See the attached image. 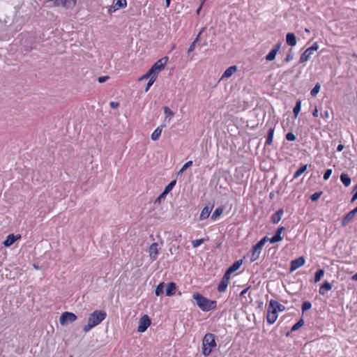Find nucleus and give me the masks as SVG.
Instances as JSON below:
<instances>
[{"instance_id": "obj_37", "label": "nucleus", "mask_w": 357, "mask_h": 357, "mask_svg": "<svg viewBox=\"0 0 357 357\" xmlns=\"http://www.w3.org/2000/svg\"><path fill=\"white\" fill-rule=\"evenodd\" d=\"M324 274V271L323 269H320V270L317 271L315 273L314 282H319L321 280V278L323 277Z\"/></svg>"}, {"instance_id": "obj_58", "label": "nucleus", "mask_w": 357, "mask_h": 357, "mask_svg": "<svg viewBox=\"0 0 357 357\" xmlns=\"http://www.w3.org/2000/svg\"><path fill=\"white\" fill-rule=\"evenodd\" d=\"M351 279L353 280L357 281V273L352 275Z\"/></svg>"}, {"instance_id": "obj_40", "label": "nucleus", "mask_w": 357, "mask_h": 357, "mask_svg": "<svg viewBox=\"0 0 357 357\" xmlns=\"http://www.w3.org/2000/svg\"><path fill=\"white\" fill-rule=\"evenodd\" d=\"M192 165V161L190 160L185 163V165L181 167V169L178 171V174H181L185 170H186L188 167H190Z\"/></svg>"}, {"instance_id": "obj_19", "label": "nucleus", "mask_w": 357, "mask_h": 357, "mask_svg": "<svg viewBox=\"0 0 357 357\" xmlns=\"http://www.w3.org/2000/svg\"><path fill=\"white\" fill-rule=\"evenodd\" d=\"M165 126L164 124L161 125L160 126L158 127L151 134V138L152 140L153 141H156L159 139L161 133H162V128L165 127Z\"/></svg>"}, {"instance_id": "obj_13", "label": "nucleus", "mask_w": 357, "mask_h": 357, "mask_svg": "<svg viewBox=\"0 0 357 357\" xmlns=\"http://www.w3.org/2000/svg\"><path fill=\"white\" fill-rule=\"evenodd\" d=\"M237 71L236 66H231L229 67L222 74L220 80L231 77Z\"/></svg>"}, {"instance_id": "obj_1", "label": "nucleus", "mask_w": 357, "mask_h": 357, "mask_svg": "<svg viewBox=\"0 0 357 357\" xmlns=\"http://www.w3.org/2000/svg\"><path fill=\"white\" fill-rule=\"evenodd\" d=\"M107 317V314L103 310H95L92 312L89 318L88 323L86 324L83 331L84 333H88L93 328L100 324Z\"/></svg>"}, {"instance_id": "obj_11", "label": "nucleus", "mask_w": 357, "mask_h": 357, "mask_svg": "<svg viewBox=\"0 0 357 357\" xmlns=\"http://www.w3.org/2000/svg\"><path fill=\"white\" fill-rule=\"evenodd\" d=\"M20 234H9L6 239L3 242V244L5 247H10L17 240H19L21 238Z\"/></svg>"}, {"instance_id": "obj_50", "label": "nucleus", "mask_w": 357, "mask_h": 357, "mask_svg": "<svg viewBox=\"0 0 357 357\" xmlns=\"http://www.w3.org/2000/svg\"><path fill=\"white\" fill-rule=\"evenodd\" d=\"M109 105L111 107L116 109L119 107V102L112 101V102H110Z\"/></svg>"}, {"instance_id": "obj_44", "label": "nucleus", "mask_w": 357, "mask_h": 357, "mask_svg": "<svg viewBox=\"0 0 357 357\" xmlns=\"http://www.w3.org/2000/svg\"><path fill=\"white\" fill-rule=\"evenodd\" d=\"M203 242H204L203 238L196 239V240L192 241V244L194 248H197V247L199 246Z\"/></svg>"}, {"instance_id": "obj_12", "label": "nucleus", "mask_w": 357, "mask_h": 357, "mask_svg": "<svg viewBox=\"0 0 357 357\" xmlns=\"http://www.w3.org/2000/svg\"><path fill=\"white\" fill-rule=\"evenodd\" d=\"M285 230L284 227H279L275 234L271 238H268V241L271 243H275L277 242L281 241L282 240V237L281 236L282 233Z\"/></svg>"}, {"instance_id": "obj_16", "label": "nucleus", "mask_w": 357, "mask_h": 357, "mask_svg": "<svg viewBox=\"0 0 357 357\" xmlns=\"http://www.w3.org/2000/svg\"><path fill=\"white\" fill-rule=\"evenodd\" d=\"M268 307L269 308L272 309V310H275V312H276L278 313V312H282L283 310H284L285 309V307L279 303L278 301H273V300H271L269 303V305H268Z\"/></svg>"}, {"instance_id": "obj_4", "label": "nucleus", "mask_w": 357, "mask_h": 357, "mask_svg": "<svg viewBox=\"0 0 357 357\" xmlns=\"http://www.w3.org/2000/svg\"><path fill=\"white\" fill-rule=\"evenodd\" d=\"M268 241V237L264 236L256 245L252 247L250 261H256L260 255L261 250L264 244Z\"/></svg>"}, {"instance_id": "obj_52", "label": "nucleus", "mask_w": 357, "mask_h": 357, "mask_svg": "<svg viewBox=\"0 0 357 357\" xmlns=\"http://www.w3.org/2000/svg\"><path fill=\"white\" fill-rule=\"evenodd\" d=\"M195 43H194V42H192V43L190 45V47L188 50V53L190 54V52H192L195 50Z\"/></svg>"}, {"instance_id": "obj_18", "label": "nucleus", "mask_w": 357, "mask_h": 357, "mask_svg": "<svg viewBox=\"0 0 357 357\" xmlns=\"http://www.w3.org/2000/svg\"><path fill=\"white\" fill-rule=\"evenodd\" d=\"M287 43L291 47H294L296 45V38L294 33H288L286 36Z\"/></svg>"}, {"instance_id": "obj_57", "label": "nucleus", "mask_w": 357, "mask_h": 357, "mask_svg": "<svg viewBox=\"0 0 357 357\" xmlns=\"http://www.w3.org/2000/svg\"><path fill=\"white\" fill-rule=\"evenodd\" d=\"M199 39H200V35H199V34H198V35L197 36V37L195 38L194 41H193V42H194V43H195V44H196V43H197V42L199 40Z\"/></svg>"}, {"instance_id": "obj_64", "label": "nucleus", "mask_w": 357, "mask_h": 357, "mask_svg": "<svg viewBox=\"0 0 357 357\" xmlns=\"http://www.w3.org/2000/svg\"><path fill=\"white\" fill-rule=\"evenodd\" d=\"M353 211H354L356 213H357V206H356L354 209H353Z\"/></svg>"}, {"instance_id": "obj_20", "label": "nucleus", "mask_w": 357, "mask_h": 357, "mask_svg": "<svg viewBox=\"0 0 357 357\" xmlns=\"http://www.w3.org/2000/svg\"><path fill=\"white\" fill-rule=\"evenodd\" d=\"M283 213H284V211L282 209L278 210L275 213H274L272 215V217H271L272 222L273 224L278 223L280 221Z\"/></svg>"}, {"instance_id": "obj_36", "label": "nucleus", "mask_w": 357, "mask_h": 357, "mask_svg": "<svg viewBox=\"0 0 357 357\" xmlns=\"http://www.w3.org/2000/svg\"><path fill=\"white\" fill-rule=\"evenodd\" d=\"M304 324V321L303 319H301L298 322H296L292 327L291 331H297L298 328H300L301 326H303Z\"/></svg>"}, {"instance_id": "obj_38", "label": "nucleus", "mask_w": 357, "mask_h": 357, "mask_svg": "<svg viewBox=\"0 0 357 357\" xmlns=\"http://www.w3.org/2000/svg\"><path fill=\"white\" fill-rule=\"evenodd\" d=\"M156 79H157L156 75H153L152 77H151V79L148 82L145 88L146 92H147L149 90L150 87L153 85V84L155 82Z\"/></svg>"}, {"instance_id": "obj_30", "label": "nucleus", "mask_w": 357, "mask_h": 357, "mask_svg": "<svg viewBox=\"0 0 357 357\" xmlns=\"http://www.w3.org/2000/svg\"><path fill=\"white\" fill-rule=\"evenodd\" d=\"M273 134H274V128H271L268 130V137L266 141V144L271 145L273 142Z\"/></svg>"}, {"instance_id": "obj_45", "label": "nucleus", "mask_w": 357, "mask_h": 357, "mask_svg": "<svg viewBox=\"0 0 357 357\" xmlns=\"http://www.w3.org/2000/svg\"><path fill=\"white\" fill-rule=\"evenodd\" d=\"M286 139L288 141H294L296 139V136L293 132H288L286 135Z\"/></svg>"}, {"instance_id": "obj_15", "label": "nucleus", "mask_w": 357, "mask_h": 357, "mask_svg": "<svg viewBox=\"0 0 357 357\" xmlns=\"http://www.w3.org/2000/svg\"><path fill=\"white\" fill-rule=\"evenodd\" d=\"M280 48V45L277 44L275 47L270 51V52L266 55V60L268 61H271L275 59V56L278 52Z\"/></svg>"}, {"instance_id": "obj_53", "label": "nucleus", "mask_w": 357, "mask_h": 357, "mask_svg": "<svg viewBox=\"0 0 357 357\" xmlns=\"http://www.w3.org/2000/svg\"><path fill=\"white\" fill-rule=\"evenodd\" d=\"M294 58V55L292 54H289L286 58H285V61L286 62H289L290 61H291Z\"/></svg>"}, {"instance_id": "obj_7", "label": "nucleus", "mask_w": 357, "mask_h": 357, "mask_svg": "<svg viewBox=\"0 0 357 357\" xmlns=\"http://www.w3.org/2000/svg\"><path fill=\"white\" fill-rule=\"evenodd\" d=\"M151 324V321L149 317L147 314H144L140 318L139 321L137 331L139 333L145 332Z\"/></svg>"}, {"instance_id": "obj_28", "label": "nucleus", "mask_w": 357, "mask_h": 357, "mask_svg": "<svg viewBox=\"0 0 357 357\" xmlns=\"http://www.w3.org/2000/svg\"><path fill=\"white\" fill-rule=\"evenodd\" d=\"M242 263H243V260L241 259V260H238V261H236L229 268L228 270H229V271L233 273L234 272L236 271L238 269H239V268L241 267V266L242 265Z\"/></svg>"}, {"instance_id": "obj_10", "label": "nucleus", "mask_w": 357, "mask_h": 357, "mask_svg": "<svg viewBox=\"0 0 357 357\" xmlns=\"http://www.w3.org/2000/svg\"><path fill=\"white\" fill-rule=\"evenodd\" d=\"M148 252H149V257L151 258V259L152 261H155L157 259L158 255L159 252L158 244L157 243H152L149 246V248L148 249Z\"/></svg>"}, {"instance_id": "obj_61", "label": "nucleus", "mask_w": 357, "mask_h": 357, "mask_svg": "<svg viewBox=\"0 0 357 357\" xmlns=\"http://www.w3.org/2000/svg\"><path fill=\"white\" fill-rule=\"evenodd\" d=\"M170 1H171V0H166V1H165L166 6H167V7H169V6Z\"/></svg>"}, {"instance_id": "obj_60", "label": "nucleus", "mask_w": 357, "mask_h": 357, "mask_svg": "<svg viewBox=\"0 0 357 357\" xmlns=\"http://www.w3.org/2000/svg\"><path fill=\"white\" fill-rule=\"evenodd\" d=\"M202 8V5H200V6H199V7L198 8V9H197V11H196V13H197V15H199V12H200V10H201Z\"/></svg>"}, {"instance_id": "obj_2", "label": "nucleus", "mask_w": 357, "mask_h": 357, "mask_svg": "<svg viewBox=\"0 0 357 357\" xmlns=\"http://www.w3.org/2000/svg\"><path fill=\"white\" fill-rule=\"evenodd\" d=\"M192 298L195 300L198 307L203 311L208 312L216 307V301L208 300L199 293H194Z\"/></svg>"}, {"instance_id": "obj_42", "label": "nucleus", "mask_w": 357, "mask_h": 357, "mask_svg": "<svg viewBox=\"0 0 357 357\" xmlns=\"http://www.w3.org/2000/svg\"><path fill=\"white\" fill-rule=\"evenodd\" d=\"M154 74L151 72V70L149 69L148 70V72L144 74L143 76H142L140 78H139V80H142V79H146L148 78H150L152 77V76Z\"/></svg>"}, {"instance_id": "obj_25", "label": "nucleus", "mask_w": 357, "mask_h": 357, "mask_svg": "<svg viewBox=\"0 0 357 357\" xmlns=\"http://www.w3.org/2000/svg\"><path fill=\"white\" fill-rule=\"evenodd\" d=\"M164 113L165 114V121H171V119L174 116V113L167 106L163 107Z\"/></svg>"}, {"instance_id": "obj_48", "label": "nucleus", "mask_w": 357, "mask_h": 357, "mask_svg": "<svg viewBox=\"0 0 357 357\" xmlns=\"http://www.w3.org/2000/svg\"><path fill=\"white\" fill-rule=\"evenodd\" d=\"M109 76H102V77H98V82L102 84V83H104L106 81H107L109 79Z\"/></svg>"}, {"instance_id": "obj_54", "label": "nucleus", "mask_w": 357, "mask_h": 357, "mask_svg": "<svg viewBox=\"0 0 357 357\" xmlns=\"http://www.w3.org/2000/svg\"><path fill=\"white\" fill-rule=\"evenodd\" d=\"M312 115H313V116H314V117H317V116H318V115H319V112H318V109H317V107H316V108H315V109L313 111V112H312Z\"/></svg>"}, {"instance_id": "obj_62", "label": "nucleus", "mask_w": 357, "mask_h": 357, "mask_svg": "<svg viewBox=\"0 0 357 357\" xmlns=\"http://www.w3.org/2000/svg\"><path fill=\"white\" fill-rule=\"evenodd\" d=\"M205 29H206L205 27L202 28V29L200 30V31L199 32L198 34L201 35L204 31Z\"/></svg>"}, {"instance_id": "obj_8", "label": "nucleus", "mask_w": 357, "mask_h": 357, "mask_svg": "<svg viewBox=\"0 0 357 357\" xmlns=\"http://www.w3.org/2000/svg\"><path fill=\"white\" fill-rule=\"evenodd\" d=\"M77 0H54V6L56 7L63 6L66 8H73L75 7Z\"/></svg>"}, {"instance_id": "obj_26", "label": "nucleus", "mask_w": 357, "mask_h": 357, "mask_svg": "<svg viewBox=\"0 0 357 357\" xmlns=\"http://www.w3.org/2000/svg\"><path fill=\"white\" fill-rule=\"evenodd\" d=\"M176 181L174 180L171 181L165 188L164 191L160 194V197H165L167 194H168L175 185Z\"/></svg>"}, {"instance_id": "obj_39", "label": "nucleus", "mask_w": 357, "mask_h": 357, "mask_svg": "<svg viewBox=\"0 0 357 357\" xmlns=\"http://www.w3.org/2000/svg\"><path fill=\"white\" fill-rule=\"evenodd\" d=\"M312 307V304L310 301H305L301 305L302 312H304Z\"/></svg>"}, {"instance_id": "obj_9", "label": "nucleus", "mask_w": 357, "mask_h": 357, "mask_svg": "<svg viewBox=\"0 0 357 357\" xmlns=\"http://www.w3.org/2000/svg\"><path fill=\"white\" fill-rule=\"evenodd\" d=\"M305 259L303 257H300L291 261L290 272L292 273L305 264Z\"/></svg>"}, {"instance_id": "obj_47", "label": "nucleus", "mask_w": 357, "mask_h": 357, "mask_svg": "<svg viewBox=\"0 0 357 357\" xmlns=\"http://www.w3.org/2000/svg\"><path fill=\"white\" fill-rule=\"evenodd\" d=\"M231 274V273L229 271V270L227 269L225 273L224 274L222 279L229 281Z\"/></svg>"}, {"instance_id": "obj_49", "label": "nucleus", "mask_w": 357, "mask_h": 357, "mask_svg": "<svg viewBox=\"0 0 357 357\" xmlns=\"http://www.w3.org/2000/svg\"><path fill=\"white\" fill-rule=\"evenodd\" d=\"M319 48V45L317 42L314 43L313 45L309 47V49L311 50V52L317 51Z\"/></svg>"}, {"instance_id": "obj_23", "label": "nucleus", "mask_w": 357, "mask_h": 357, "mask_svg": "<svg viewBox=\"0 0 357 357\" xmlns=\"http://www.w3.org/2000/svg\"><path fill=\"white\" fill-rule=\"evenodd\" d=\"M312 54V52H311V50L309 48L306 49L301 56L300 62L301 63L306 62L307 60H309Z\"/></svg>"}, {"instance_id": "obj_51", "label": "nucleus", "mask_w": 357, "mask_h": 357, "mask_svg": "<svg viewBox=\"0 0 357 357\" xmlns=\"http://www.w3.org/2000/svg\"><path fill=\"white\" fill-rule=\"evenodd\" d=\"M118 10V9H117V8H116V7H115V6H114H114H110V7L108 8V13H109V14H112V13H113L114 12H115V11H116V10Z\"/></svg>"}, {"instance_id": "obj_6", "label": "nucleus", "mask_w": 357, "mask_h": 357, "mask_svg": "<svg viewBox=\"0 0 357 357\" xmlns=\"http://www.w3.org/2000/svg\"><path fill=\"white\" fill-rule=\"evenodd\" d=\"M77 319V316L69 312H65L61 314L59 318V322L61 325L64 326L68 323H72Z\"/></svg>"}, {"instance_id": "obj_14", "label": "nucleus", "mask_w": 357, "mask_h": 357, "mask_svg": "<svg viewBox=\"0 0 357 357\" xmlns=\"http://www.w3.org/2000/svg\"><path fill=\"white\" fill-rule=\"evenodd\" d=\"M278 318V313L275 312V310H272L271 308H268L267 312V322L270 324H273Z\"/></svg>"}, {"instance_id": "obj_27", "label": "nucleus", "mask_w": 357, "mask_h": 357, "mask_svg": "<svg viewBox=\"0 0 357 357\" xmlns=\"http://www.w3.org/2000/svg\"><path fill=\"white\" fill-rule=\"evenodd\" d=\"M229 283V281L225 280L222 278L219 285L218 286V291L219 292L225 291Z\"/></svg>"}, {"instance_id": "obj_59", "label": "nucleus", "mask_w": 357, "mask_h": 357, "mask_svg": "<svg viewBox=\"0 0 357 357\" xmlns=\"http://www.w3.org/2000/svg\"><path fill=\"white\" fill-rule=\"evenodd\" d=\"M248 291V288L243 289L241 292V296H243Z\"/></svg>"}, {"instance_id": "obj_31", "label": "nucleus", "mask_w": 357, "mask_h": 357, "mask_svg": "<svg viewBox=\"0 0 357 357\" xmlns=\"http://www.w3.org/2000/svg\"><path fill=\"white\" fill-rule=\"evenodd\" d=\"M224 208L222 207L217 208L211 215V219L215 220L217 218L220 217L223 213Z\"/></svg>"}, {"instance_id": "obj_22", "label": "nucleus", "mask_w": 357, "mask_h": 357, "mask_svg": "<svg viewBox=\"0 0 357 357\" xmlns=\"http://www.w3.org/2000/svg\"><path fill=\"white\" fill-rule=\"evenodd\" d=\"M176 284L174 282H169L166 288V295L172 296L175 294Z\"/></svg>"}, {"instance_id": "obj_32", "label": "nucleus", "mask_w": 357, "mask_h": 357, "mask_svg": "<svg viewBox=\"0 0 357 357\" xmlns=\"http://www.w3.org/2000/svg\"><path fill=\"white\" fill-rule=\"evenodd\" d=\"M307 168V165H303L301 167H300L294 174V178H298L303 173H304Z\"/></svg>"}, {"instance_id": "obj_33", "label": "nucleus", "mask_w": 357, "mask_h": 357, "mask_svg": "<svg viewBox=\"0 0 357 357\" xmlns=\"http://www.w3.org/2000/svg\"><path fill=\"white\" fill-rule=\"evenodd\" d=\"M301 101L300 100H297L295 107L293 109V112L294 114L295 117L296 118L301 111Z\"/></svg>"}, {"instance_id": "obj_24", "label": "nucleus", "mask_w": 357, "mask_h": 357, "mask_svg": "<svg viewBox=\"0 0 357 357\" xmlns=\"http://www.w3.org/2000/svg\"><path fill=\"white\" fill-rule=\"evenodd\" d=\"M211 212V208H209L208 206H205L201 212L199 219L201 220H203L208 218Z\"/></svg>"}, {"instance_id": "obj_5", "label": "nucleus", "mask_w": 357, "mask_h": 357, "mask_svg": "<svg viewBox=\"0 0 357 357\" xmlns=\"http://www.w3.org/2000/svg\"><path fill=\"white\" fill-rule=\"evenodd\" d=\"M169 58L167 56H164L160 59L158 60L150 68L151 72L154 74L153 75L158 76V74L165 68V66L167 63Z\"/></svg>"}, {"instance_id": "obj_63", "label": "nucleus", "mask_w": 357, "mask_h": 357, "mask_svg": "<svg viewBox=\"0 0 357 357\" xmlns=\"http://www.w3.org/2000/svg\"><path fill=\"white\" fill-rule=\"evenodd\" d=\"M163 197H160V195L156 199L155 202H159Z\"/></svg>"}, {"instance_id": "obj_35", "label": "nucleus", "mask_w": 357, "mask_h": 357, "mask_svg": "<svg viewBox=\"0 0 357 357\" xmlns=\"http://www.w3.org/2000/svg\"><path fill=\"white\" fill-rule=\"evenodd\" d=\"M163 289H164V283L160 282L155 288V295L158 296H160L161 294H162Z\"/></svg>"}, {"instance_id": "obj_21", "label": "nucleus", "mask_w": 357, "mask_h": 357, "mask_svg": "<svg viewBox=\"0 0 357 357\" xmlns=\"http://www.w3.org/2000/svg\"><path fill=\"white\" fill-rule=\"evenodd\" d=\"M332 289V284L326 281L319 288V294L324 296L325 295L326 291H329Z\"/></svg>"}, {"instance_id": "obj_46", "label": "nucleus", "mask_w": 357, "mask_h": 357, "mask_svg": "<svg viewBox=\"0 0 357 357\" xmlns=\"http://www.w3.org/2000/svg\"><path fill=\"white\" fill-rule=\"evenodd\" d=\"M331 173H332V169H327L324 174V179L325 181L328 180L329 178V177L331 176Z\"/></svg>"}, {"instance_id": "obj_29", "label": "nucleus", "mask_w": 357, "mask_h": 357, "mask_svg": "<svg viewBox=\"0 0 357 357\" xmlns=\"http://www.w3.org/2000/svg\"><path fill=\"white\" fill-rule=\"evenodd\" d=\"M340 180L342 182V183L344 185V186L348 187L351 184V178L349 176L344 173L341 174L340 175Z\"/></svg>"}, {"instance_id": "obj_41", "label": "nucleus", "mask_w": 357, "mask_h": 357, "mask_svg": "<svg viewBox=\"0 0 357 357\" xmlns=\"http://www.w3.org/2000/svg\"><path fill=\"white\" fill-rule=\"evenodd\" d=\"M320 90V84L319 83L316 84L314 88L312 89L310 93L312 96H316Z\"/></svg>"}, {"instance_id": "obj_3", "label": "nucleus", "mask_w": 357, "mask_h": 357, "mask_svg": "<svg viewBox=\"0 0 357 357\" xmlns=\"http://www.w3.org/2000/svg\"><path fill=\"white\" fill-rule=\"evenodd\" d=\"M217 346L215 335L212 333H206L202 340V353L204 356L210 355L213 349Z\"/></svg>"}, {"instance_id": "obj_56", "label": "nucleus", "mask_w": 357, "mask_h": 357, "mask_svg": "<svg viewBox=\"0 0 357 357\" xmlns=\"http://www.w3.org/2000/svg\"><path fill=\"white\" fill-rule=\"evenodd\" d=\"M344 149V145L342 144H339L337 147V151H342Z\"/></svg>"}, {"instance_id": "obj_17", "label": "nucleus", "mask_w": 357, "mask_h": 357, "mask_svg": "<svg viewBox=\"0 0 357 357\" xmlns=\"http://www.w3.org/2000/svg\"><path fill=\"white\" fill-rule=\"evenodd\" d=\"M356 214L353 210L349 212L342 220V225L347 226L354 218Z\"/></svg>"}, {"instance_id": "obj_34", "label": "nucleus", "mask_w": 357, "mask_h": 357, "mask_svg": "<svg viewBox=\"0 0 357 357\" xmlns=\"http://www.w3.org/2000/svg\"><path fill=\"white\" fill-rule=\"evenodd\" d=\"M127 6V1L126 0H117V1L116 2V3L114 4V6L116 7V8H117L118 10L120 9V8H126Z\"/></svg>"}, {"instance_id": "obj_43", "label": "nucleus", "mask_w": 357, "mask_h": 357, "mask_svg": "<svg viewBox=\"0 0 357 357\" xmlns=\"http://www.w3.org/2000/svg\"><path fill=\"white\" fill-rule=\"evenodd\" d=\"M322 192H318L312 194L310 196V199L312 202H316L321 197Z\"/></svg>"}, {"instance_id": "obj_55", "label": "nucleus", "mask_w": 357, "mask_h": 357, "mask_svg": "<svg viewBox=\"0 0 357 357\" xmlns=\"http://www.w3.org/2000/svg\"><path fill=\"white\" fill-rule=\"evenodd\" d=\"M323 116L326 119H328L330 117V113L328 111H325L324 114H323Z\"/></svg>"}]
</instances>
